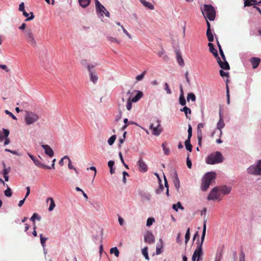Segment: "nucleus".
Here are the masks:
<instances>
[{"label":"nucleus","mask_w":261,"mask_h":261,"mask_svg":"<svg viewBox=\"0 0 261 261\" xmlns=\"http://www.w3.org/2000/svg\"><path fill=\"white\" fill-rule=\"evenodd\" d=\"M141 3L146 7L149 8L150 10L154 9V6L150 3L146 1L145 0H140Z\"/></svg>","instance_id":"nucleus-24"},{"label":"nucleus","mask_w":261,"mask_h":261,"mask_svg":"<svg viewBox=\"0 0 261 261\" xmlns=\"http://www.w3.org/2000/svg\"><path fill=\"white\" fill-rule=\"evenodd\" d=\"M87 170H91L92 171H93V179L95 178V176H96V168L94 166H91L90 167H88L87 168Z\"/></svg>","instance_id":"nucleus-50"},{"label":"nucleus","mask_w":261,"mask_h":261,"mask_svg":"<svg viewBox=\"0 0 261 261\" xmlns=\"http://www.w3.org/2000/svg\"><path fill=\"white\" fill-rule=\"evenodd\" d=\"M0 68L5 70L7 72L10 71V69L8 68L6 65H0Z\"/></svg>","instance_id":"nucleus-60"},{"label":"nucleus","mask_w":261,"mask_h":261,"mask_svg":"<svg viewBox=\"0 0 261 261\" xmlns=\"http://www.w3.org/2000/svg\"><path fill=\"white\" fill-rule=\"evenodd\" d=\"M107 39L109 41H110L111 42L119 43V41L115 38L112 37H108Z\"/></svg>","instance_id":"nucleus-53"},{"label":"nucleus","mask_w":261,"mask_h":261,"mask_svg":"<svg viewBox=\"0 0 261 261\" xmlns=\"http://www.w3.org/2000/svg\"><path fill=\"white\" fill-rule=\"evenodd\" d=\"M24 118L27 124L30 125L36 122L39 119V116L34 113L27 112Z\"/></svg>","instance_id":"nucleus-7"},{"label":"nucleus","mask_w":261,"mask_h":261,"mask_svg":"<svg viewBox=\"0 0 261 261\" xmlns=\"http://www.w3.org/2000/svg\"><path fill=\"white\" fill-rule=\"evenodd\" d=\"M49 201H50V205L48 208V211L51 212L55 207L56 204L53 198L48 197L46 199V202H48Z\"/></svg>","instance_id":"nucleus-22"},{"label":"nucleus","mask_w":261,"mask_h":261,"mask_svg":"<svg viewBox=\"0 0 261 261\" xmlns=\"http://www.w3.org/2000/svg\"><path fill=\"white\" fill-rule=\"evenodd\" d=\"M144 242L146 243L149 244H152L155 241V238L152 233L150 231H148L145 234H144Z\"/></svg>","instance_id":"nucleus-11"},{"label":"nucleus","mask_w":261,"mask_h":261,"mask_svg":"<svg viewBox=\"0 0 261 261\" xmlns=\"http://www.w3.org/2000/svg\"><path fill=\"white\" fill-rule=\"evenodd\" d=\"M216 176V174L215 172H208L204 175L202 180L201 186L202 191H205L207 190L210 184L215 181Z\"/></svg>","instance_id":"nucleus-2"},{"label":"nucleus","mask_w":261,"mask_h":261,"mask_svg":"<svg viewBox=\"0 0 261 261\" xmlns=\"http://www.w3.org/2000/svg\"><path fill=\"white\" fill-rule=\"evenodd\" d=\"M219 193H222L223 195H227L230 193L231 187L226 185L218 187Z\"/></svg>","instance_id":"nucleus-13"},{"label":"nucleus","mask_w":261,"mask_h":261,"mask_svg":"<svg viewBox=\"0 0 261 261\" xmlns=\"http://www.w3.org/2000/svg\"><path fill=\"white\" fill-rule=\"evenodd\" d=\"M150 129L152 130V134L155 136H159L162 132V127H153Z\"/></svg>","instance_id":"nucleus-21"},{"label":"nucleus","mask_w":261,"mask_h":261,"mask_svg":"<svg viewBox=\"0 0 261 261\" xmlns=\"http://www.w3.org/2000/svg\"><path fill=\"white\" fill-rule=\"evenodd\" d=\"M190 140L191 139H189V138H188L185 141V144L186 149L190 152H191L192 150V145L191 144Z\"/></svg>","instance_id":"nucleus-29"},{"label":"nucleus","mask_w":261,"mask_h":261,"mask_svg":"<svg viewBox=\"0 0 261 261\" xmlns=\"http://www.w3.org/2000/svg\"><path fill=\"white\" fill-rule=\"evenodd\" d=\"M94 67L95 65H89L88 66V69L90 72L91 81H92L94 83H95L98 80V77L95 73H93L91 71V68H94Z\"/></svg>","instance_id":"nucleus-14"},{"label":"nucleus","mask_w":261,"mask_h":261,"mask_svg":"<svg viewBox=\"0 0 261 261\" xmlns=\"http://www.w3.org/2000/svg\"><path fill=\"white\" fill-rule=\"evenodd\" d=\"M159 184H160V186H159V188H158L155 190V192L158 194H160L163 191V190H164L163 185L161 184V182L159 183Z\"/></svg>","instance_id":"nucleus-51"},{"label":"nucleus","mask_w":261,"mask_h":261,"mask_svg":"<svg viewBox=\"0 0 261 261\" xmlns=\"http://www.w3.org/2000/svg\"><path fill=\"white\" fill-rule=\"evenodd\" d=\"M59 163H71V160L68 156H64L60 160Z\"/></svg>","instance_id":"nucleus-35"},{"label":"nucleus","mask_w":261,"mask_h":261,"mask_svg":"<svg viewBox=\"0 0 261 261\" xmlns=\"http://www.w3.org/2000/svg\"><path fill=\"white\" fill-rule=\"evenodd\" d=\"M162 146L163 147L164 153L166 155H169L170 154V149L167 146V143L166 142L163 143L162 145Z\"/></svg>","instance_id":"nucleus-30"},{"label":"nucleus","mask_w":261,"mask_h":261,"mask_svg":"<svg viewBox=\"0 0 261 261\" xmlns=\"http://www.w3.org/2000/svg\"><path fill=\"white\" fill-rule=\"evenodd\" d=\"M187 98L188 101H189L190 100H191L192 101H195L196 100V96L193 93H189L187 95Z\"/></svg>","instance_id":"nucleus-38"},{"label":"nucleus","mask_w":261,"mask_h":261,"mask_svg":"<svg viewBox=\"0 0 261 261\" xmlns=\"http://www.w3.org/2000/svg\"><path fill=\"white\" fill-rule=\"evenodd\" d=\"M38 167L44 169H48L50 170L51 167L50 165H47V164H35Z\"/></svg>","instance_id":"nucleus-42"},{"label":"nucleus","mask_w":261,"mask_h":261,"mask_svg":"<svg viewBox=\"0 0 261 261\" xmlns=\"http://www.w3.org/2000/svg\"><path fill=\"white\" fill-rule=\"evenodd\" d=\"M260 59L257 57H252L250 59V62L253 69L256 68L259 65Z\"/></svg>","instance_id":"nucleus-15"},{"label":"nucleus","mask_w":261,"mask_h":261,"mask_svg":"<svg viewBox=\"0 0 261 261\" xmlns=\"http://www.w3.org/2000/svg\"><path fill=\"white\" fill-rule=\"evenodd\" d=\"M181 111L184 112L186 116L188 118V114L191 113V110L190 108L187 107H184L182 109L180 110Z\"/></svg>","instance_id":"nucleus-41"},{"label":"nucleus","mask_w":261,"mask_h":261,"mask_svg":"<svg viewBox=\"0 0 261 261\" xmlns=\"http://www.w3.org/2000/svg\"><path fill=\"white\" fill-rule=\"evenodd\" d=\"M42 147L44 149L45 153L49 155L50 157H52L54 155V151L53 149L48 145H42Z\"/></svg>","instance_id":"nucleus-16"},{"label":"nucleus","mask_w":261,"mask_h":261,"mask_svg":"<svg viewBox=\"0 0 261 261\" xmlns=\"http://www.w3.org/2000/svg\"><path fill=\"white\" fill-rule=\"evenodd\" d=\"M146 73V71L144 70L141 74L138 75L136 76V79L137 81H140L144 78L145 74Z\"/></svg>","instance_id":"nucleus-46"},{"label":"nucleus","mask_w":261,"mask_h":261,"mask_svg":"<svg viewBox=\"0 0 261 261\" xmlns=\"http://www.w3.org/2000/svg\"><path fill=\"white\" fill-rule=\"evenodd\" d=\"M142 253L144 256L145 259L149 260V257L148 256V252H147V247H145L142 250Z\"/></svg>","instance_id":"nucleus-43"},{"label":"nucleus","mask_w":261,"mask_h":261,"mask_svg":"<svg viewBox=\"0 0 261 261\" xmlns=\"http://www.w3.org/2000/svg\"><path fill=\"white\" fill-rule=\"evenodd\" d=\"M4 194L6 197H11L12 195V192L10 188L7 187V189L4 191Z\"/></svg>","instance_id":"nucleus-40"},{"label":"nucleus","mask_w":261,"mask_h":261,"mask_svg":"<svg viewBox=\"0 0 261 261\" xmlns=\"http://www.w3.org/2000/svg\"><path fill=\"white\" fill-rule=\"evenodd\" d=\"M179 101V103L181 106H185L186 105V99L185 98L184 95H180Z\"/></svg>","instance_id":"nucleus-47"},{"label":"nucleus","mask_w":261,"mask_h":261,"mask_svg":"<svg viewBox=\"0 0 261 261\" xmlns=\"http://www.w3.org/2000/svg\"><path fill=\"white\" fill-rule=\"evenodd\" d=\"M3 130L4 132V136L5 138H7L9 135V130L5 128H3Z\"/></svg>","instance_id":"nucleus-62"},{"label":"nucleus","mask_w":261,"mask_h":261,"mask_svg":"<svg viewBox=\"0 0 261 261\" xmlns=\"http://www.w3.org/2000/svg\"><path fill=\"white\" fill-rule=\"evenodd\" d=\"M19 10L20 11H23L24 10V4L23 3H21L19 6Z\"/></svg>","instance_id":"nucleus-64"},{"label":"nucleus","mask_w":261,"mask_h":261,"mask_svg":"<svg viewBox=\"0 0 261 261\" xmlns=\"http://www.w3.org/2000/svg\"><path fill=\"white\" fill-rule=\"evenodd\" d=\"M5 113L7 114L10 115L13 119H14V120L16 119V117L11 112H10L8 110H5Z\"/></svg>","instance_id":"nucleus-61"},{"label":"nucleus","mask_w":261,"mask_h":261,"mask_svg":"<svg viewBox=\"0 0 261 261\" xmlns=\"http://www.w3.org/2000/svg\"><path fill=\"white\" fill-rule=\"evenodd\" d=\"M208 46L209 47L210 51L213 54L215 57H218V52L217 50L214 48V45L212 42H209L208 43Z\"/></svg>","instance_id":"nucleus-19"},{"label":"nucleus","mask_w":261,"mask_h":261,"mask_svg":"<svg viewBox=\"0 0 261 261\" xmlns=\"http://www.w3.org/2000/svg\"><path fill=\"white\" fill-rule=\"evenodd\" d=\"M109 167L110 168V172L111 174L114 173L115 169L113 168V166L114 164H108Z\"/></svg>","instance_id":"nucleus-58"},{"label":"nucleus","mask_w":261,"mask_h":261,"mask_svg":"<svg viewBox=\"0 0 261 261\" xmlns=\"http://www.w3.org/2000/svg\"><path fill=\"white\" fill-rule=\"evenodd\" d=\"M206 233V220L204 221L203 230L202 236L201 237V242H199V239H198V244L194 251L192 255V261L196 260L198 259V261L201 259V257L203 254L202 252V244L204 240L205 236Z\"/></svg>","instance_id":"nucleus-1"},{"label":"nucleus","mask_w":261,"mask_h":261,"mask_svg":"<svg viewBox=\"0 0 261 261\" xmlns=\"http://www.w3.org/2000/svg\"><path fill=\"white\" fill-rule=\"evenodd\" d=\"M239 261H245V254L243 252H241L240 255V259Z\"/></svg>","instance_id":"nucleus-59"},{"label":"nucleus","mask_w":261,"mask_h":261,"mask_svg":"<svg viewBox=\"0 0 261 261\" xmlns=\"http://www.w3.org/2000/svg\"><path fill=\"white\" fill-rule=\"evenodd\" d=\"M111 254H114L116 257H118L119 255V251L116 247H113L110 251Z\"/></svg>","instance_id":"nucleus-34"},{"label":"nucleus","mask_w":261,"mask_h":261,"mask_svg":"<svg viewBox=\"0 0 261 261\" xmlns=\"http://www.w3.org/2000/svg\"><path fill=\"white\" fill-rule=\"evenodd\" d=\"M204 124L203 123H200L197 126V138L198 141V144L201 145L202 139V133L201 128H203Z\"/></svg>","instance_id":"nucleus-12"},{"label":"nucleus","mask_w":261,"mask_h":261,"mask_svg":"<svg viewBox=\"0 0 261 261\" xmlns=\"http://www.w3.org/2000/svg\"><path fill=\"white\" fill-rule=\"evenodd\" d=\"M40 239L41 244L42 246L43 247V248L44 249L45 246V242H46V241L47 240V238L44 237L43 236L42 234H40Z\"/></svg>","instance_id":"nucleus-36"},{"label":"nucleus","mask_w":261,"mask_h":261,"mask_svg":"<svg viewBox=\"0 0 261 261\" xmlns=\"http://www.w3.org/2000/svg\"><path fill=\"white\" fill-rule=\"evenodd\" d=\"M35 220L40 221L41 220V217L37 213H34L30 218V220L35 222Z\"/></svg>","instance_id":"nucleus-37"},{"label":"nucleus","mask_w":261,"mask_h":261,"mask_svg":"<svg viewBox=\"0 0 261 261\" xmlns=\"http://www.w3.org/2000/svg\"><path fill=\"white\" fill-rule=\"evenodd\" d=\"M223 254V251L222 249H218L217 251L215 261H221L222 256Z\"/></svg>","instance_id":"nucleus-17"},{"label":"nucleus","mask_w":261,"mask_h":261,"mask_svg":"<svg viewBox=\"0 0 261 261\" xmlns=\"http://www.w3.org/2000/svg\"><path fill=\"white\" fill-rule=\"evenodd\" d=\"M121 27L123 30V32L127 35V36L129 38H132L131 35L129 34V33L126 30V29L123 27V25H121Z\"/></svg>","instance_id":"nucleus-57"},{"label":"nucleus","mask_w":261,"mask_h":261,"mask_svg":"<svg viewBox=\"0 0 261 261\" xmlns=\"http://www.w3.org/2000/svg\"><path fill=\"white\" fill-rule=\"evenodd\" d=\"M163 246V242L161 239L159 240V242L156 244V254H160L161 253V249Z\"/></svg>","instance_id":"nucleus-20"},{"label":"nucleus","mask_w":261,"mask_h":261,"mask_svg":"<svg viewBox=\"0 0 261 261\" xmlns=\"http://www.w3.org/2000/svg\"><path fill=\"white\" fill-rule=\"evenodd\" d=\"M188 138H189V139H191V138L192 136V128L190 124H189L188 126Z\"/></svg>","instance_id":"nucleus-52"},{"label":"nucleus","mask_w":261,"mask_h":261,"mask_svg":"<svg viewBox=\"0 0 261 261\" xmlns=\"http://www.w3.org/2000/svg\"><path fill=\"white\" fill-rule=\"evenodd\" d=\"M247 171L250 174L261 175V164H252L247 168Z\"/></svg>","instance_id":"nucleus-8"},{"label":"nucleus","mask_w":261,"mask_h":261,"mask_svg":"<svg viewBox=\"0 0 261 261\" xmlns=\"http://www.w3.org/2000/svg\"><path fill=\"white\" fill-rule=\"evenodd\" d=\"M133 101H132L131 99L130 98H129L128 99H127V104H126V109L127 110L129 111L131 110L132 109V103Z\"/></svg>","instance_id":"nucleus-49"},{"label":"nucleus","mask_w":261,"mask_h":261,"mask_svg":"<svg viewBox=\"0 0 261 261\" xmlns=\"http://www.w3.org/2000/svg\"><path fill=\"white\" fill-rule=\"evenodd\" d=\"M143 96V93L141 91H138L136 95L131 99L133 102H135L138 101Z\"/></svg>","instance_id":"nucleus-27"},{"label":"nucleus","mask_w":261,"mask_h":261,"mask_svg":"<svg viewBox=\"0 0 261 261\" xmlns=\"http://www.w3.org/2000/svg\"><path fill=\"white\" fill-rule=\"evenodd\" d=\"M172 208L173 210H174L176 212H177L178 208L179 209H181L183 210L184 209V207L181 204L180 202H178L176 204H174L172 205Z\"/></svg>","instance_id":"nucleus-33"},{"label":"nucleus","mask_w":261,"mask_h":261,"mask_svg":"<svg viewBox=\"0 0 261 261\" xmlns=\"http://www.w3.org/2000/svg\"><path fill=\"white\" fill-rule=\"evenodd\" d=\"M219 52H220V54L223 61L220 59V58L218 55L217 57H215L217 59V62H218L219 65L223 69L229 70L230 69V67H229V64L226 61V58H225V55H224V54L223 53L222 49H220V50H219Z\"/></svg>","instance_id":"nucleus-6"},{"label":"nucleus","mask_w":261,"mask_h":261,"mask_svg":"<svg viewBox=\"0 0 261 261\" xmlns=\"http://www.w3.org/2000/svg\"><path fill=\"white\" fill-rule=\"evenodd\" d=\"M207 199L208 200H221V197L219 191V188L217 187H215L211 190L207 197Z\"/></svg>","instance_id":"nucleus-10"},{"label":"nucleus","mask_w":261,"mask_h":261,"mask_svg":"<svg viewBox=\"0 0 261 261\" xmlns=\"http://www.w3.org/2000/svg\"><path fill=\"white\" fill-rule=\"evenodd\" d=\"M90 1L91 0H79L80 5L83 8L88 7L90 3Z\"/></svg>","instance_id":"nucleus-26"},{"label":"nucleus","mask_w":261,"mask_h":261,"mask_svg":"<svg viewBox=\"0 0 261 261\" xmlns=\"http://www.w3.org/2000/svg\"><path fill=\"white\" fill-rule=\"evenodd\" d=\"M23 38L30 45L33 47L37 46L34 34L31 29H26L23 32Z\"/></svg>","instance_id":"nucleus-3"},{"label":"nucleus","mask_w":261,"mask_h":261,"mask_svg":"<svg viewBox=\"0 0 261 261\" xmlns=\"http://www.w3.org/2000/svg\"><path fill=\"white\" fill-rule=\"evenodd\" d=\"M155 221V219L153 218L150 217L148 218L146 222V226L148 227L152 225L153 223Z\"/></svg>","instance_id":"nucleus-44"},{"label":"nucleus","mask_w":261,"mask_h":261,"mask_svg":"<svg viewBox=\"0 0 261 261\" xmlns=\"http://www.w3.org/2000/svg\"><path fill=\"white\" fill-rule=\"evenodd\" d=\"M95 7L96 11L99 13L101 16L105 15L107 17H110V14L109 12L107 10L105 7L102 5L98 0L95 1Z\"/></svg>","instance_id":"nucleus-9"},{"label":"nucleus","mask_w":261,"mask_h":261,"mask_svg":"<svg viewBox=\"0 0 261 261\" xmlns=\"http://www.w3.org/2000/svg\"><path fill=\"white\" fill-rule=\"evenodd\" d=\"M206 36H207V39L210 41V42H212L214 41V36L211 30H207Z\"/></svg>","instance_id":"nucleus-28"},{"label":"nucleus","mask_w":261,"mask_h":261,"mask_svg":"<svg viewBox=\"0 0 261 261\" xmlns=\"http://www.w3.org/2000/svg\"><path fill=\"white\" fill-rule=\"evenodd\" d=\"M174 184L175 187L178 190L180 187V182L176 173H175V177L174 180Z\"/></svg>","instance_id":"nucleus-32"},{"label":"nucleus","mask_w":261,"mask_h":261,"mask_svg":"<svg viewBox=\"0 0 261 261\" xmlns=\"http://www.w3.org/2000/svg\"><path fill=\"white\" fill-rule=\"evenodd\" d=\"M116 139V136L114 135L112 136L108 140V142L110 145H112L114 143Z\"/></svg>","instance_id":"nucleus-45"},{"label":"nucleus","mask_w":261,"mask_h":261,"mask_svg":"<svg viewBox=\"0 0 261 261\" xmlns=\"http://www.w3.org/2000/svg\"><path fill=\"white\" fill-rule=\"evenodd\" d=\"M244 7H249L253 5L251 0H244Z\"/></svg>","instance_id":"nucleus-55"},{"label":"nucleus","mask_w":261,"mask_h":261,"mask_svg":"<svg viewBox=\"0 0 261 261\" xmlns=\"http://www.w3.org/2000/svg\"><path fill=\"white\" fill-rule=\"evenodd\" d=\"M153 127H162L160 121L159 119H154L153 120V122L149 126V129H151Z\"/></svg>","instance_id":"nucleus-25"},{"label":"nucleus","mask_w":261,"mask_h":261,"mask_svg":"<svg viewBox=\"0 0 261 261\" xmlns=\"http://www.w3.org/2000/svg\"><path fill=\"white\" fill-rule=\"evenodd\" d=\"M138 168L140 171L145 172L148 170L147 164H138Z\"/></svg>","instance_id":"nucleus-31"},{"label":"nucleus","mask_w":261,"mask_h":261,"mask_svg":"<svg viewBox=\"0 0 261 261\" xmlns=\"http://www.w3.org/2000/svg\"><path fill=\"white\" fill-rule=\"evenodd\" d=\"M219 115H220V119H219V122L217 123V128L220 130V134H222L221 129H222V128H223L224 127L225 124L223 120V118H222L221 113H219Z\"/></svg>","instance_id":"nucleus-18"},{"label":"nucleus","mask_w":261,"mask_h":261,"mask_svg":"<svg viewBox=\"0 0 261 261\" xmlns=\"http://www.w3.org/2000/svg\"><path fill=\"white\" fill-rule=\"evenodd\" d=\"M11 170L10 167H7L6 164H3V174H8Z\"/></svg>","instance_id":"nucleus-39"},{"label":"nucleus","mask_w":261,"mask_h":261,"mask_svg":"<svg viewBox=\"0 0 261 261\" xmlns=\"http://www.w3.org/2000/svg\"><path fill=\"white\" fill-rule=\"evenodd\" d=\"M176 59L179 65L181 66H184L185 64L184 61L181 57V54L179 51H177L176 53Z\"/></svg>","instance_id":"nucleus-23"},{"label":"nucleus","mask_w":261,"mask_h":261,"mask_svg":"<svg viewBox=\"0 0 261 261\" xmlns=\"http://www.w3.org/2000/svg\"><path fill=\"white\" fill-rule=\"evenodd\" d=\"M223 161V158L222 153L217 151L214 154L209 155L206 160V163H220Z\"/></svg>","instance_id":"nucleus-5"},{"label":"nucleus","mask_w":261,"mask_h":261,"mask_svg":"<svg viewBox=\"0 0 261 261\" xmlns=\"http://www.w3.org/2000/svg\"><path fill=\"white\" fill-rule=\"evenodd\" d=\"M202 13L205 17L208 19L210 21H213L215 19L216 12L212 6L204 5Z\"/></svg>","instance_id":"nucleus-4"},{"label":"nucleus","mask_w":261,"mask_h":261,"mask_svg":"<svg viewBox=\"0 0 261 261\" xmlns=\"http://www.w3.org/2000/svg\"><path fill=\"white\" fill-rule=\"evenodd\" d=\"M68 168H69V169H73L75 171V173H76V175H78L79 174V171L78 170L76 169V168L74 167V166L73 165V164H68Z\"/></svg>","instance_id":"nucleus-54"},{"label":"nucleus","mask_w":261,"mask_h":261,"mask_svg":"<svg viewBox=\"0 0 261 261\" xmlns=\"http://www.w3.org/2000/svg\"><path fill=\"white\" fill-rule=\"evenodd\" d=\"M190 238V228H188L187 230L186 234H185V243H187L188 241L189 240Z\"/></svg>","instance_id":"nucleus-48"},{"label":"nucleus","mask_w":261,"mask_h":261,"mask_svg":"<svg viewBox=\"0 0 261 261\" xmlns=\"http://www.w3.org/2000/svg\"><path fill=\"white\" fill-rule=\"evenodd\" d=\"M220 74L221 76L222 77H224V76H228V73L227 72H224L223 70H221L220 71Z\"/></svg>","instance_id":"nucleus-63"},{"label":"nucleus","mask_w":261,"mask_h":261,"mask_svg":"<svg viewBox=\"0 0 261 261\" xmlns=\"http://www.w3.org/2000/svg\"><path fill=\"white\" fill-rule=\"evenodd\" d=\"M165 90L166 91L167 93H168V94L171 93V91L170 89V87H169L168 84L167 83H166L165 84Z\"/></svg>","instance_id":"nucleus-56"}]
</instances>
